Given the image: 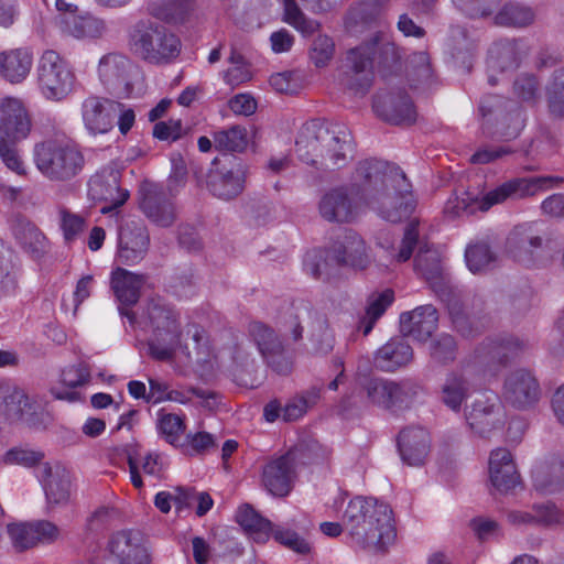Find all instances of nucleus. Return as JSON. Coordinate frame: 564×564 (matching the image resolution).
Returning a JSON list of instances; mask_svg holds the SVG:
<instances>
[{"instance_id": "1", "label": "nucleus", "mask_w": 564, "mask_h": 564, "mask_svg": "<svg viewBox=\"0 0 564 564\" xmlns=\"http://www.w3.org/2000/svg\"><path fill=\"white\" fill-rule=\"evenodd\" d=\"M362 206L391 223L408 217L415 200L403 171L377 159L361 161L349 186L334 187L322 195L318 213L328 223L346 224L358 217Z\"/></svg>"}, {"instance_id": "2", "label": "nucleus", "mask_w": 564, "mask_h": 564, "mask_svg": "<svg viewBox=\"0 0 564 564\" xmlns=\"http://www.w3.org/2000/svg\"><path fill=\"white\" fill-rule=\"evenodd\" d=\"M343 523L360 547L379 552L397 538L392 509L375 498L356 497L347 505Z\"/></svg>"}, {"instance_id": "3", "label": "nucleus", "mask_w": 564, "mask_h": 564, "mask_svg": "<svg viewBox=\"0 0 564 564\" xmlns=\"http://www.w3.org/2000/svg\"><path fill=\"white\" fill-rule=\"evenodd\" d=\"M132 324L150 334L148 345L151 357L165 361L172 359L181 350L189 356L186 347L181 345V328L177 314L161 300H152L135 316L129 311H121Z\"/></svg>"}, {"instance_id": "4", "label": "nucleus", "mask_w": 564, "mask_h": 564, "mask_svg": "<svg viewBox=\"0 0 564 564\" xmlns=\"http://www.w3.org/2000/svg\"><path fill=\"white\" fill-rule=\"evenodd\" d=\"M399 59L397 46L384 33H378L370 41L348 51L341 84L356 95H365L373 82V62L389 66Z\"/></svg>"}, {"instance_id": "5", "label": "nucleus", "mask_w": 564, "mask_h": 564, "mask_svg": "<svg viewBox=\"0 0 564 564\" xmlns=\"http://www.w3.org/2000/svg\"><path fill=\"white\" fill-rule=\"evenodd\" d=\"M561 181L556 176L514 178L501 184L481 197L470 193L453 196L445 205V213L451 217H460L473 215L477 210L487 212L494 205L501 204L508 198L534 196L542 191L553 188Z\"/></svg>"}, {"instance_id": "6", "label": "nucleus", "mask_w": 564, "mask_h": 564, "mask_svg": "<svg viewBox=\"0 0 564 564\" xmlns=\"http://www.w3.org/2000/svg\"><path fill=\"white\" fill-rule=\"evenodd\" d=\"M32 155L37 171L53 182L74 178L85 165L78 145L65 135L51 137L35 143Z\"/></svg>"}, {"instance_id": "7", "label": "nucleus", "mask_w": 564, "mask_h": 564, "mask_svg": "<svg viewBox=\"0 0 564 564\" xmlns=\"http://www.w3.org/2000/svg\"><path fill=\"white\" fill-rule=\"evenodd\" d=\"M370 256L364 239L354 231H347L328 249L308 250L303 258L304 271L315 279L326 278L334 265L365 269Z\"/></svg>"}, {"instance_id": "8", "label": "nucleus", "mask_w": 564, "mask_h": 564, "mask_svg": "<svg viewBox=\"0 0 564 564\" xmlns=\"http://www.w3.org/2000/svg\"><path fill=\"white\" fill-rule=\"evenodd\" d=\"M100 85L118 97H140L145 91L144 77L140 68L121 53H107L97 64Z\"/></svg>"}, {"instance_id": "9", "label": "nucleus", "mask_w": 564, "mask_h": 564, "mask_svg": "<svg viewBox=\"0 0 564 564\" xmlns=\"http://www.w3.org/2000/svg\"><path fill=\"white\" fill-rule=\"evenodd\" d=\"M129 43L137 54L152 64L169 63L181 52L178 37L164 25L151 20H141L133 25Z\"/></svg>"}, {"instance_id": "10", "label": "nucleus", "mask_w": 564, "mask_h": 564, "mask_svg": "<svg viewBox=\"0 0 564 564\" xmlns=\"http://www.w3.org/2000/svg\"><path fill=\"white\" fill-rule=\"evenodd\" d=\"M41 95L51 101H62L74 90L76 76L68 63L53 50L43 52L36 69Z\"/></svg>"}, {"instance_id": "11", "label": "nucleus", "mask_w": 564, "mask_h": 564, "mask_svg": "<svg viewBox=\"0 0 564 564\" xmlns=\"http://www.w3.org/2000/svg\"><path fill=\"white\" fill-rule=\"evenodd\" d=\"M119 111V101L95 94L86 96L79 106L84 129L91 137L107 134L113 130Z\"/></svg>"}, {"instance_id": "12", "label": "nucleus", "mask_w": 564, "mask_h": 564, "mask_svg": "<svg viewBox=\"0 0 564 564\" xmlns=\"http://www.w3.org/2000/svg\"><path fill=\"white\" fill-rule=\"evenodd\" d=\"M32 131L31 115L23 100L13 96L0 98V142H21Z\"/></svg>"}, {"instance_id": "13", "label": "nucleus", "mask_w": 564, "mask_h": 564, "mask_svg": "<svg viewBox=\"0 0 564 564\" xmlns=\"http://www.w3.org/2000/svg\"><path fill=\"white\" fill-rule=\"evenodd\" d=\"M506 414L497 395H480L465 411L469 429L480 437H489L505 424Z\"/></svg>"}, {"instance_id": "14", "label": "nucleus", "mask_w": 564, "mask_h": 564, "mask_svg": "<svg viewBox=\"0 0 564 564\" xmlns=\"http://www.w3.org/2000/svg\"><path fill=\"white\" fill-rule=\"evenodd\" d=\"M246 178V164L234 158L209 172L207 186L215 197L223 200H230L242 193Z\"/></svg>"}, {"instance_id": "15", "label": "nucleus", "mask_w": 564, "mask_h": 564, "mask_svg": "<svg viewBox=\"0 0 564 564\" xmlns=\"http://www.w3.org/2000/svg\"><path fill=\"white\" fill-rule=\"evenodd\" d=\"M333 144L336 145V141L332 137L330 128L319 120H311L305 122L297 133L295 152L302 162L317 166L323 147Z\"/></svg>"}, {"instance_id": "16", "label": "nucleus", "mask_w": 564, "mask_h": 564, "mask_svg": "<svg viewBox=\"0 0 564 564\" xmlns=\"http://www.w3.org/2000/svg\"><path fill=\"white\" fill-rule=\"evenodd\" d=\"M296 478V457L293 452L268 462L262 470V481L267 490L278 497L286 496Z\"/></svg>"}, {"instance_id": "17", "label": "nucleus", "mask_w": 564, "mask_h": 564, "mask_svg": "<svg viewBox=\"0 0 564 564\" xmlns=\"http://www.w3.org/2000/svg\"><path fill=\"white\" fill-rule=\"evenodd\" d=\"M109 555L117 564H149L150 557L142 535L123 530L115 533L108 542Z\"/></svg>"}, {"instance_id": "18", "label": "nucleus", "mask_w": 564, "mask_h": 564, "mask_svg": "<svg viewBox=\"0 0 564 564\" xmlns=\"http://www.w3.org/2000/svg\"><path fill=\"white\" fill-rule=\"evenodd\" d=\"M432 447V437L427 429L412 425L403 429L398 436V448L401 458L409 466H421L425 463Z\"/></svg>"}, {"instance_id": "19", "label": "nucleus", "mask_w": 564, "mask_h": 564, "mask_svg": "<svg viewBox=\"0 0 564 564\" xmlns=\"http://www.w3.org/2000/svg\"><path fill=\"white\" fill-rule=\"evenodd\" d=\"M250 334L262 357L275 372L286 375L291 371V361L282 355V343L270 327L261 323H252Z\"/></svg>"}, {"instance_id": "20", "label": "nucleus", "mask_w": 564, "mask_h": 564, "mask_svg": "<svg viewBox=\"0 0 564 564\" xmlns=\"http://www.w3.org/2000/svg\"><path fill=\"white\" fill-rule=\"evenodd\" d=\"M539 395L538 381L529 370L517 369L505 380L503 398L513 406L528 408L538 401Z\"/></svg>"}, {"instance_id": "21", "label": "nucleus", "mask_w": 564, "mask_h": 564, "mask_svg": "<svg viewBox=\"0 0 564 564\" xmlns=\"http://www.w3.org/2000/svg\"><path fill=\"white\" fill-rule=\"evenodd\" d=\"M149 242L148 230L141 221H127L119 232V260L126 264L138 263L144 258Z\"/></svg>"}, {"instance_id": "22", "label": "nucleus", "mask_w": 564, "mask_h": 564, "mask_svg": "<svg viewBox=\"0 0 564 564\" xmlns=\"http://www.w3.org/2000/svg\"><path fill=\"white\" fill-rule=\"evenodd\" d=\"M88 193L94 200L109 203L101 207L102 214L120 207L129 197V193L119 186L118 172L112 170L95 174L88 183Z\"/></svg>"}, {"instance_id": "23", "label": "nucleus", "mask_w": 564, "mask_h": 564, "mask_svg": "<svg viewBox=\"0 0 564 564\" xmlns=\"http://www.w3.org/2000/svg\"><path fill=\"white\" fill-rule=\"evenodd\" d=\"M372 107L379 117L393 124L412 123L416 117L411 99L402 93L378 94Z\"/></svg>"}, {"instance_id": "24", "label": "nucleus", "mask_w": 564, "mask_h": 564, "mask_svg": "<svg viewBox=\"0 0 564 564\" xmlns=\"http://www.w3.org/2000/svg\"><path fill=\"white\" fill-rule=\"evenodd\" d=\"M43 489L48 505H64L72 495L70 471L59 463L45 464L41 475Z\"/></svg>"}, {"instance_id": "25", "label": "nucleus", "mask_w": 564, "mask_h": 564, "mask_svg": "<svg viewBox=\"0 0 564 564\" xmlns=\"http://www.w3.org/2000/svg\"><path fill=\"white\" fill-rule=\"evenodd\" d=\"M438 323L436 308L431 305H422L411 312L400 315V327L404 336H411L417 341L427 340L435 332Z\"/></svg>"}, {"instance_id": "26", "label": "nucleus", "mask_w": 564, "mask_h": 564, "mask_svg": "<svg viewBox=\"0 0 564 564\" xmlns=\"http://www.w3.org/2000/svg\"><path fill=\"white\" fill-rule=\"evenodd\" d=\"M489 478L500 492H508L520 482V476L511 453L506 448H496L489 457Z\"/></svg>"}, {"instance_id": "27", "label": "nucleus", "mask_w": 564, "mask_h": 564, "mask_svg": "<svg viewBox=\"0 0 564 564\" xmlns=\"http://www.w3.org/2000/svg\"><path fill=\"white\" fill-rule=\"evenodd\" d=\"M336 145L323 147V153L316 167L339 169L345 166L354 156L355 144L351 133L346 128L330 129Z\"/></svg>"}, {"instance_id": "28", "label": "nucleus", "mask_w": 564, "mask_h": 564, "mask_svg": "<svg viewBox=\"0 0 564 564\" xmlns=\"http://www.w3.org/2000/svg\"><path fill=\"white\" fill-rule=\"evenodd\" d=\"M57 23L63 34L77 40L100 37L106 30L105 22L90 14H63Z\"/></svg>"}, {"instance_id": "29", "label": "nucleus", "mask_w": 564, "mask_h": 564, "mask_svg": "<svg viewBox=\"0 0 564 564\" xmlns=\"http://www.w3.org/2000/svg\"><path fill=\"white\" fill-rule=\"evenodd\" d=\"M20 278L21 264L18 257L0 240V300L18 295Z\"/></svg>"}, {"instance_id": "30", "label": "nucleus", "mask_w": 564, "mask_h": 564, "mask_svg": "<svg viewBox=\"0 0 564 564\" xmlns=\"http://www.w3.org/2000/svg\"><path fill=\"white\" fill-rule=\"evenodd\" d=\"M33 65L32 53L25 48L0 52V76L11 84L22 83Z\"/></svg>"}, {"instance_id": "31", "label": "nucleus", "mask_w": 564, "mask_h": 564, "mask_svg": "<svg viewBox=\"0 0 564 564\" xmlns=\"http://www.w3.org/2000/svg\"><path fill=\"white\" fill-rule=\"evenodd\" d=\"M413 350L403 337H395L379 348L375 356L376 366L383 371H395L409 365Z\"/></svg>"}, {"instance_id": "32", "label": "nucleus", "mask_w": 564, "mask_h": 564, "mask_svg": "<svg viewBox=\"0 0 564 564\" xmlns=\"http://www.w3.org/2000/svg\"><path fill=\"white\" fill-rule=\"evenodd\" d=\"M2 410L8 420L29 421L35 413V403L26 392L13 384L1 388Z\"/></svg>"}, {"instance_id": "33", "label": "nucleus", "mask_w": 564, "mask_h": 564, "mask_svg": "<svg viewBox=\"0 0 564 564\" xmlns=\"http://www.w3.org/2000/svg\"><path fill=\"white\" fill-rule=\"evenodd\" d=\"M414 268L435 291L443 285L441 253L427 242H420V249L414 259Z\"/></svg>"}, {"instance_id": "34", "label": "nucleus", "mask_w": 564, "mask_h": 564, "mask_svg": "<svg viewBox=\"0 0 564 564\" xmlns=\"http://www.w3.org/2000/svg\"><path fill=\"white\" fill-rule=\"evenodd\" d=\"M470 394L467 377L463 372H451L441 386L440 400L448 410L459 413Z\"/></svg>"}, {"instance_id": "35", "label": "nucleus", "mask_w": 564, "mask_h": 564, "mask_svg": "<svg viewBox=\"0 0 564 564\" xmlns=\"http://www.w3.org/2000/svg\"><path fill=\"white\" fill-rule=\"evenodd\" d=\"M145 282L142 274L118 268L112 272L111 285L118 301L123 305H133L138 302L140 290Z\"/></svg>"}, {"instance_id": "36", "label": "nucleus", "mask_w": 564, "mask_h": 564, "mask_svg": "<svg viewBox=\"0 0 564 564\" xmlns=\"http://www.w3.org/2000/svg\"><path fill=\"white\" fill-rule=\"evenodd\" d=\"M527 343L514 336L490 339L484 344L480 355L489 362L503 366L508 360L527 348Z\"/></svg>"}, {"instance_id": "37", "label": "nucleus", "mask_w": 564, "mask_h": 564, "mask_svg": "<svg viewBox=\"0 0 564 564\" xmlns=\"http://www.w3.org/2000/svg\"><path fill=\"white\" fill-rule=\"evenodd\" d=\"M128 466L130 473V480L132 485L140 489L143 487V481L140 475V470L150 477L160 479L163 477L165 469L164 457L160 454L149 453L144 457L138 459L137 457L128 456Z\"/></svg>"}, {"instance_id": "38", "label": "nucleus", "mask_w": 564, "mask_h": 564, "mask_svg": "<svg viewBox=\"0 0 564 564\" xmlns=\"http://www.w3.org/2000/svg\"><path fill=\"white\" fill-rule=\"evenodd\" d=\"M534 486L544 494L556 492L564 488V462L553 457L540 466L534 474Z\"/></svg>"}, {"instance_id": "39", "label": "nucleus", "mask_w": 564, "mask_h": 564, "mask_svg": "<svg viewBox=\"0 0 564 564\" xmlns=\"http://www.w3.org/2000/svg\"><path fill=\"white\" fill-rule=\"evenodd\" d=\"M497 254L486 240H475L465 249V262L468 270L474 273H485L496 267Z\"/></svg>"}, {"instance_id": "40", "label": "nucleus", "mask_w": 564, "mask_h": 564, "mask_svg": "<svg viewBox=\"0 0 564 564\" xmlns=\"http://www.w3.org/2000/svg\"><path fill=\"white\" fill-rule=\"evenodd\" d=\"M236 519L253 541L264 543L269 540L272 523L262 518L250 506L246 505L240 507L237 511Z\"/></svg>"}, {"instance_id": "41", "label": "nucleus", "mask_w": 564, "mask_h": 564, "mask_svg": "<svg viewBox=\"0 0 564 564\" xmlns=\"http://www.w3.org/2000/svg\"><path fill=\"white\" fill-rule=\"evenodd\" d=\"M533 512L512 510L508 513V520L514 525H528L535 523L552 524L560 521V513L556 507L550 502L534 505Z\"/></svg>"}, {"instance_id": "42", "label": "nucleus", "mask_w": 564, "mask_h": 564, "mask_svg": "<svg viewBox=\"0 0 564 564\" xmlns=\"http://www.w3.org/2000/svg\"><path fill=\"white\" fill-rule=\"evenodd\" d=\"M15 237L33 259H41L50 249L44 234L30 223L20 224L15 229Z\"/></svg>"}, {"instance_id": "43", "label": "nucleus", "mask_w": 564, "mask_h": 564, "mask_svg": "<svg viewBox=\"0 0 564 564\" xmlns=\"http://www.w3.org/2000/svg\"><path fill=\"white\" fill-rule=\"evenodd\" d=\"M140 207L145 216L159 226L167 227L174 221L173 205L156 194H145Z\"/></svg>"}, {"instance_id": "44", "label": "nucleus", "mask_w": 564, "mask_h": 564, "mask_svg": "<svg viewBox=\"0 0 564 564\" xmlns=\"http://www.w3.org/2000/svg\"><path fill=\"white\" fill-rule=\"evenodd\" d=\"M522 45L517 41L503 40L495 43L489 50V65L492 68L508 69L518 65Z\"/></svg>"}, {"instance_id": "45", "label": "nucleus", "mask_w": 564, "mask_h": 564, "mask_svg": "<svg viewBox=\"0 0 564 564\" xmlns=\"http://www.w3.org/2000/svg\"><path fill=\"white\" fill-rule=\"evenodd\" d=\"M215 147L220 151L242 152L249 144L250 138L246 127L232 126L229 129L214 133Z\"/></svg>"}, {"instance_id": "46", "label": "nucleus", "mask_w": 564, "mask_h": 564, "mask_svg": "<svg viewBox=\"0 0 564 564\" xmlns=\"http://www.w3.org/2000/svg\"><path fill=\"white\" fill-rule=\"evenodd\" d=\"M392 383L393 381L382 378L359 379L369 402L384 409H392Z\"/></svg>"}, {"instance_id": "47", "label": "nucleus", "mask_w": 564, "mask_h": 564, "mask_svg": "<svg viewBox=\"0 0 564 564\" xmlns=\"http://www.w3.org/2000/svg\"><path fill=\"white\" fill-rule=\"evenodd\" d=\"M419 242V221L411 220L405 228L400 248L398 251L389 241H383L379 238L378 245L389 252V256L398 262L408 261L412 253L414 246Z\"/></svg>"}, {"instance_id": "48", "label": "nucleus", "mask_w": 564, "mask_h": 564, "mask_svg": "<svg viewBox=\"0 0 564 564\" xmlns=\"http://www.w3.org/2000/svg\"><path fill=\"white\" fill-rule=\"evenodd\" d=\"M394 299L391 290H386L378 295H373L369 299V303L366 310V315L360 321L359 329L365 336H367L373 328L377 319L386 312V310L392 304Z\"/></svg>"}, {"instance_id": "49", "label": "nucleus", "mask_w": 564, "mask_h": 564, "mask_svg": "<svg viewBox=\"0 0 564 564\" xmlns=\"http://www.w3.org/2000/svg\"><path fill=\"white\" fill-rule=\"evenodd\" d=\"M186 425L184 417L160 411L158 413L156 430L161 437L173 446L181 445V438L185 432Z\"/></svg>"}, {"instance_id": "50", "label": "nucleus", "mask_w": 564, "mask_h": 564, "mask_svg": "<svg viewBox=\"0 0 564 564\" xmlns=\"http://www.w3.org/2000/svg\"><path fill=\"white\" fill-rule=\"evenodd\" d=\"M195 8V0H160L150 4L152 14L164 20L178 21Z\"/></svg>"}, {"instance_id": "51", "label": "nucleus", "mask_w": 564, "mask_h": 564, "mask_svg": "<svg viewBox=\"0 0 564 564\" xmlns=\"http://www.w3.org/2000/svg\"><path fill=\"white\" fill-rule=\"evenodd\" d=\"M546 101L554 117H564V68L556 69L545 87Z\"/></svg>"}, {"instance_id": "52", "label": "nucleus", "mask_w": 564, "mask_h": 564, "mask_svg": "<svg viewBox=\"0 0 564 564\" xmlns=\"http://www.w3.org/2000/svg\"><path fill=\"white\" fill-rule=\"evenodd\" d=\"M534 20L533 11L519 4L505 6L495 17V22L502 26L522 28L531 24Z\"/></svg>"}, {"instance_id": "53", "label": "nucleus", "mask_w": 564, "mask_h": 564, "mask_svg": "<svg viewBox=\"0 0 564 564\" xmlns=\"http://www.w3.org/2000/svg\"><path fill=\"white\" fill-rule=\"evenodd\" d=\"M283 20L303 35H310L318 30L319 24L306 15L299 8L295 0H282Z\"/></svg>"}, {"instance_id": "54", "label": "nucleus", "mask_w": 564, "mask_h": 564, "mask_svg": "<svg viewBox=\"0 0 564 564\" xmlns=\"http://www.w3.org/2000/svg\"><path fill=\"white\" fill-rule=\"evenodd\" d=\"M175 503L177 509L196 503V514L203 517L212 509L214 501L209 494L205 491L198 492L189 488H177Z\"/></svg>"}, {"instance_id": "55", "label": "nucleus", "mask_w": 564, "mask_h": 564, "mask_svg": "<svg viewBox=\"0 0 564 564\" xmlns=\"http://www.w3.org/2000/svg\"><path fill=\"white\" fill-rule=\"evenodd\" d=\"M319 399V389L312 388L302 395H299L288 402L282 409L284 421H295L303 416L306 411L315 405Z\"/></svg>"}, {"instance_id": "56", "label": "nucleus", "mask_w": 564, "mask_h": 564, "mask_svg": "<svg viewBox=\"0 0 564 564\" xmlns=\"http://www.w3.org/2000/svg\"><path fill=\"white\" fill-rule=\"evenodd\" d=\"M20 142H0V161L7 170L18 176L28 175V166L18 148Z\"/></svg>"}, {"instance_id": "57", "label": "nucleus", "mask_w": 564, "mask_h": 564, "mask_svg": "<svg viewBox=\"0 0 564 564\" xmlns=\"http://www.w3.org/2000/svg\"><path fill=\"white\" fill-rule=\"evenodd\" d=\"M58 215L65 241L67 243L74 242L84 232L87 226L86 218L65 208L59 209Z\"/></svg>"}, {"instance_id": "58", "label": "nucleus", "mask_w": 564, "mask_h": 564, "mask_svg": "<svg viewBox=\"0 0 564 564\" xmlns=\"http://www.w3.org/2000/svg\"><path fill=\"white\" fill-rule=\"evenodd\" d=\"M334 54L335 43L332 37L318 35L314 39L310 50V58L316 67L327 66L333 59Z\"/></svg>"}, {"instance_id": "59", "label": "nucleus", "mask_w": 564, "mask_h": 564, "mask_svg": "<svg viewBox=\"0 0 564 564\" xmlns=\"http://www.w3.org/2000/svg\"><path fill=\"white\" fill-rule=\"evenodd\" d=\"M513 95L521 101L534 104L540 97V84L534 75L521 74L513 83Z\"/></svg>"}, {"instance_id": "60", "label": "nucleus", "mask_w": 564, "mask_h": 564, "mask_svg": "<svg viewBox=\"0 0 564 564\" xmlns=\"http://www.w3.org/2000/svg\"><path fill=\"white\" fill-rule=\"evenodd\" d=\"M421 387L413 381L392 383V409L410 406L420 395Z\"/></svg>"}, {"instance_id": "61", "label": "nucleus", "mask_w": 564, "mask_h": 564, "mask_svg": "<svg viewBox=\"0 0 564 564\" xmlns=\"http://www.w3.org/2000/svg\"><path fill=\"white\" fill-rule=\"evenodd\" d=\"M8 534L13 547L18 551L36 545L31 522L8 524Z\"/></svg>"}, {"instance_id": "62", "label": "nucleus", "mask_w": 564, "mask_h": 564, "mask_svg": "<svg viewBox=\"0 0 564 564\" xmlns=\"http://www.w3.org/2000/svg\"><path fill=\"white\" fill-rule=\"evenodd\" d=\"M271 533H273L275 541L299 554L311 552L310 543L293 530L278 527L276 529L272 528Z\"/></svg>"}, {"instance_id": "63", "label": "nucleus", "mask_w": 564, "mask_h": 564, "mask_svg": "<svg viewBox=\"0 0 564 564\" xmlns=\"http://www.w3.org/2000/svg\"><path fill=\"white\" fill-rule=\"evenodd\" d=\"M456 343L451 335L442 334L432 341L431 357L437 362L452 361L455 358Z\"/></svg>"}, {"instance_id": "64", "label": "nucleus", "mask_w": 564, "mask_h": 564, "mask_svg": "<svg viewBox=\"0 0 564 564\" xmlns=\"http://www.w3.org/2000/svg\"><path fill=\"white\" fill-rule=\"evenodd\" d=\"M44 455L41 452L32 451L22 447H14L9 449L3 455V462L8 465H20L23 467H32L43 459Z\"/></svg>"}]
</instances>
